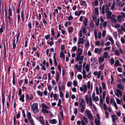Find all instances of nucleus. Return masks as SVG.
Returning a JSON list of instances; mask_svg holds the SVG:
<instances>
[{"label": "nucleus", "instance_id": "nucleus-3", "mask_svg": "<svg viewBox=\"0 0 125 125\" xmlns=\"http://www.w3.org/2000/svg\"><path fill=\"white\" fill-rule=\"evenodd\" d=\"M86 114L87 115L88 118L90 119H92L93 118V117L91 114V112L89 110L85 111Z\"/></svg>", "mask_w": 125, "mask_h": 125}, {"label": "nucleus", "instance_id": "nucleus-45", "mask_svg": "<svg viewBox=\"0 0 125 125\" xmlns=\"http://www.w3.org/2000/svg\"><path fill=\"white\" fill-rule=\"evenodd\" d=\"M60 114L62 117V120L64 119V115L63 113V111L62 110L61 112L60 113Z\"/></svg>", "mask_w": 125, "mask_h": 125}, {"label": "nucleus", "instance_id": "nucleus-54", "mask_svg": "<svg viewBox=\"0 0 125 125\" xmlns=\"http://www.w3.org/2000/svg\"><path fill=\"white\" fill-rule=\"evenodd\" d=\"M106 31L105 30H104L103 31L102 34V36L103 37H104L106 35Z\"/></svg>", "mask_w": 125, "mask_h": 125}, {"label": "nucleus", "instance_id": "nucleus-27", "mask_svg": "<svg viewBox=\"0 0 125 125\" xmlns=\"http://www.w3.org/2000/svg\"><path fill=\"white\" fill-rule=\"evenodd\" d=\"M73 29L72 26L70 27H69L68 32L70 33H72L73 31Z\"/></svg>", "mask_w": 125, "mask_h": 125}, {"label": "nucleus", "instance_id": "nucleus-1", "mask_svg": "<svg viewBox=\"0 0 125 125\" xmlns=\"http://www.w3.org/2000/svg\"><path fill=\"white\" fill-rule=\"evenodd\" d=\"M84 56H77L76 58V60L77 61H79V64H82L83 62V58Z\"/></svg>", "mask_w": 125, "mask_h": 125}, {"label": "nucleus", "instance_id": "nucleus-43", "mask_svg": "<svg viewBox=\"0 0 125 125\" xmlns=\"http://www.w3.org/2000/svg\"><path fill=\"white\" fill-rule=\"evenodd\" d=\"M62 101L60 99L59 100L58 103L57 104V106H61V104Z\"/></svg>", "mask_w": 125, "mask_h": 125}, {"label": "nucleus", "instance_id": "nucleus-62", "mask_svg": "<svg viewBox=\"0 0 125 125\" xmlns=\"http://www.w3.org/2000/svg\"><path fill=\"white\" fill-rule=\"evenodd\" d=\"M90 45V44L89 43V41H87V42L86 43L85 46L86 47H88Z\"/></svg>", "mask_w": 125, "mask_h": 125}, {"label": "nucleus", "instance_id": "nucleus-30", "mask_svg": "<svg viewBox=\"0 0 125 125\" xmlns=\"http://www.w3.org/2000/svg\"><path fill=\"white\" fill-rule=\"evenodd\" d=\"M116 91L118 93L120 96H122V93L121 91L119 89H116Z\"/></svg>", "mask_w": 125, "mask_h": 125}, {"label": "nucleus", "instance_id": "nucleus-7", "mask_svg": "<svg viewBox=\"0 0 125 125\" xmlns=\"http://www.w3.org/2000/svg\"><path fill=\"white\" fill-rule=\"evenodd\" d=\"M78 65L77 64L75 65V68L77 69L78 71L80 72L82 69V65H80L78 67Z\"/></svg>", "mask_w": 125, "mask_h": 125}, {"label": "nucleus", "instance_id": "nucleus-8", "mask_svg": "<svg viewBox=\"0 0 125 125\" xmlns=\"http://www.w3.org/2000/svg\"><path fill=\"white\" fill-rule=\"evenodd\" d=\"M84 42V40L82 38H80L78 40L77 44L79 45L81 44H83Z\"/></svg>", "mask_w": 125, "mask_h": 125}, {"label": "nucleus", "instance_id": "nucleus-32", "mask_svg": "<svg viewBox=\"0 0 125 125\" xmlns=\"http://www.w3.org/2000/svg\"><path fill=\"white\" fill-rule=\"evenodd\" d=\"M53 97L54 98V100H56V101H58V98H57V94H55L53 95Z\"/></svg>", "mask_w": 125, "mask_h": 125}, {"label": "nucleus", "instance_id": "nucleus-41", "mask_svg": "<svg viewBox=\"0 0 125 125\" xmlns=\"http://www.w3.org/2000/svg\"><path fill=\"white\" fill-rule=\"evenodd\" d=\"M23 80H20L19 81H18V83L20 86H21V84L23 82Z\"/></svg>", "mask_w": 125, "mask_h": 125}, {"label": "nucleus", "instance_id": "nucleus-18", "mask_svg": "<svg viewBox=\"0 0 125 125\" xmlns=\"http://www.w3.org/2000/svg\"><path fill=\"white\" fill-rule=\"evenodd\" d=\"M35 26L37 27V28H40L41 29V25L39 24V23L37 21H36Z\"/></svg>", "mask_w": 125, "mask_h": 125}, {"label": "nucleus", "instance_id": "nucleus-13", "mask_svg": "<svg viewBox=\"0 0 125 125\" xmlns=\"http://www.w3.org/2000/svg\"><path fill=\"white\" fill-rule=\"evenodd\" d=\"M117 87L118 88L122 90H123L124 88V86L121 83H119L118 84Z\"/></svg>", "mask_w": 125, "mask_h": 125}, {"label": "nucleus", "instance_id": "nucleus-20", "mask_svg": "<svg viewBox=\"0 0 125 125\" xmlns=\"http://www.w3.org/2000/svg\"><path fill=\"white\" fill-rule=\"evenodd\" d=\"M83 32L84 34H85L87 33V29L84 26L82 28Z\"/></svg>", "mask_w": 125, "mask_h": 125}, {"label": "nucleus", "instance_id": "nucleus-2", "mask_svg": "<svg viewBox=\"0 0 125 125\" xmlns=\"http://www.w3.org/2000/svg\"><path fill=\"white\" fill-rule=\"evenodd\" d=\"M35 107L33 108V107H31V109L34 113H37L38 112V104L37 103H35L34 105Z\"/></svg>", "mask_w": 125, "mask_h": 125}, {"label": "nucleus", "instance_id": "nucleus-22", "mask_svg": "<svg viewBox=\"0 0 125 125\" xmlns=\"http://www.w3.org/2000/svg\"><path fill=\"white\" fill-rule=\"evenodd\" d=\"M107 14V17L108 19H110L111 18V16L112 14V12L109 11L108 12L106 13Z\"/></svg>", "mask_w": 125, "mask_h": 125}, {"label": "nucleus", "instance_id": "nucleus-10", "mask_svg": "<svg viewBox=\"0 0 125 125\" xmlns=\"http://www.w3.org/2000/svg\"><path fill=\"white\" fill-rule=\"evenodd\" d=\"M111 117L112 119V121L113 123H115V120L118 118L117 116L115 115H112Z\"/></svg>", "mask_w": 125, "mask_h": 125}, {"label": "nucleus", "instance_id": "nucleus-47", "mask_svg": "<svg viewBox=\"0 0 125 125\" xmlns=\"http://www.w3.org/2000/svg\"><path fill=\"white\" fill-rule=\"evenodd\" d=\"M104 108V110L106 111L108 110V108L106 104H103Z\"/></svg>", "mask_w": 125, "mask_h": 125}, {"label": "nucleus", "instance_id": "nucleus-51", "mask_svg": "<svg viewBox=\"0 0 125 125\" xmlns=\"http://www.w3.org/2000/svg\"><path fill=\"white\" fill-rule=\"evenodd\" d=\"M73 19V18L71 15H70L68 17V20L69 21Z\"/></svg>", "mask_w": 125, "mask_h": 125}, {"label": "nucleus", "instance_id": "nucleus-17", "mask_svg": "<svg viewBox=\"0 0 125 125\" xmlns=\"http://www.w3.org/2000/svg\"><path fill=\"white\" fill-rule=\"evenodd\" d=\"M60 58L62 57L64 59H65V55L63 51H61L60 52Z\"/></svg>", "mask_w": 125, "mask_h": 125}, {"label": "nucleus", "instance_id": "nucleus-58", "mask_svg": "<svg viewBox=\"0 0 125 125\" xmlns=\"http://www.w3.org/2000/svg\"><path fill=\"white\" fill-rule=\"evenodd\" d=\"M85 109V107L84 106H83L82 107H81V111L82 112H83L84 111Z\"/></svg>", "mask_w": 125, "mask_h": 125}, {"label": "nucleus", "instance_id": "nucleus-61", "mask_svg": "<svg viewBox=\"0 0 125 125\" xmlns=\"http://www.w3.org/2000/svg\"><path fill=\"white\" fill-rule=\"evenodd\" d=\"M41 105L42 107V109H45V107L46 105L44 103H43L41 104Z\"/></svg>", "mask_w": 125, "mask_h": 125}, {"label": "nucleus", "instance_id": "nucleus-64", "mask_svg": "<svg viewBox=\"0 0 125 125\" xmlns=\"http://www.w3.org/2000/svg\"><path fill=\"white\" fill-rule=\"evenodd\" d=\"M121 16L123 18H125V13L123 12H121Z\"/></svg>", "mask_w": 125, "mask_h": 125}, {"label": "nucleus", "instance_id": "nucleus-31", "mask_svg": "<svg viewBox=\"0 0 125 125\" xmlns=\"http://www.w3.org/2000/svg\"><path fill=\"white\" fill-rule=\"evenodd\" d=\"M102 86L103 89L104 90L106 89V85L104 82H102Z\"/></svg>", "mask_w": 125, "mask_h": 125}, {"label": "nucleus", "instance_id": "nucleus-42", "mask_svg": "<svg viewBox=\"0 0 125 125\" xmlns=\"http://www.w3.org/2000/svg\"><path fill=\"white\" fill-rule=\"evenodd\" d=\"M84 89L83 90L84 92H85L87 90V88L86 85H84L83 86Z\"/></svg>", "mask_w": 125, "mask_h": 125}, {"label": "nucleus", "instance_id": "nucleus-33", "mask_svg": "<svg viewBox=\"0 0 125 125\" xmlns=\"http://www.w3.org/2000/svg\"><path fill=\"white\" fill-rule=\"evenodd\" d=\"M94 24L93 23V20H91L90 24V26L91 27H94Z\"/></svg>", "mask_w": 125, "mask_h": 125}, {"label": "nucleus", "instance_id": "nucleus-46", "mask_svg": "<svg viewBox=\"0 0 125 125\" xmlns=\"http://www.w3.org/2000/svg\"><path fill=\"white\" fill-rule=\"evenodd\" d=\"M117 103L118 104H120L121 103V102L119 99L117 98L116 99Z\"/></svg>", "mask_w": 125, "mask_h": 125}, {"label": "nucleus", "instance_id": "nucleus-55", "mask_svg": "<svg viewBox=\"0 0 125 125\" xmlns=\"http://www.w3.org/2000/svg\"><path fill=\"white\" fill-rule=\"evenodd\" d=\"M47 74L44 73L43 74V78H44V80H46L47 79Z\"/></svg>", "mask_w": 125, "mask_h": 125}, {"label": "nucleus", "instance_id": "nucleus-25", "mask_svg": "<svg viewBox=\"0 0 125 125\" xmlns=\"http://www.w3.org/2000/svg\"><path fill=\"white\" fill-rule=\"evenodd\" d=\"M28 119L31 124V125L34 124V121L32 118Z\"/></svg>", "mask_w": 125, "mask_h": 125}, {"label": "nucleus", "instance_id": "nucleus-28", "mask_svg": "<svg viewBox=\"0 0 125 125\" xmlns=\"http://www.w3.org/2000/svg\"><path fill=\"white\" fill-rule=\"evenodd\" d=\"M8 12L9 13V15L11 16H12V10L10 8H10L9 9Z\"/></svg>", "mask_w": 125, "mask_h": 125}, {"label": "nucleus", "instance_id": "nucleus-19", "mask_svg": "<svg viewBox=\"0 0 125 125\" xmlns=\"http://www.w3.org/2000/svg\"><path fill=\"white\" fill-rule=\"evenodd\" d=\"M94 122L96 125H99L100 123V120L98 119H97V118L95 119Z\"/></svg>", "mask_w": 125, "mask_h": 125}, {"label": "nucleus", "instance_id": "nucleus-53", "mask_svg": "<svg viewBox=\"0 0 125 125\" xmlns=\"http://www.w3.org/2000/svg\"><path fill=\"white\" fill-rule=\"evenodd\" d=\"M106 91H104L103 93V98L104 99H105V97L106 95Z\"/></svg>", "mask_w": 125, "mask_h": 125}, {"label": "nucleus", "instance_id": "nucleus-63", "mask_svg": "<svg viewBox=\"0 0 125 125\" xmlns=\"http://www.w3.org/2000/svg\"><path fill=\"white\" fill-rule=\"evenodd\" d=\"M50 35H46L45 36V38L46 39L48 40L50 38Z\"/></svg>", "mask_w": 125, "mask_h": 125}, {"label": "nucleus", "instance_id": "nucleus-4", "mask_svg": "<svg viewBox=\"0 0 125 125\" xmlns=\"http://www.w3.org/2000/svg\"><path fill=\"white\" fill-rule=\"evenodd\" d=\"M1 95H2V103L3 105V108L4 109V103L5 100V93H3V92H1Z\"/></svg>", "mask_w": 125, "mask_h": 125}, {"label": "nucleus", "instance_id": "nucleus-23", "mask_svg": "<svg viewBox=\"0 0 125 125\" xmlns=\"http://www.w3.org/2000/svg\"><path fill=\"white\" fill-rule=\"evenodd\" d=\"M42 111L43 113H44L46 114H49V112L48 110L45 109H42Z\"/></svg>", "mask_w": 125, "mask_h": 125}, {"label": "nucleus", "instance_id": "nucleus-52", "mask_svg": "<svg viewBox=\"0 0 125 125\" xmlns=\"http://www.w3.org/2000/svg\"><path fill=\"white\" fill-rule=\"evenodd\" d=\"M104 68V64H103V65H101L99 67V69L101 70H103Z\"/></svg>", "mask_w": 125, "mask_h": 125}, {"label": "nucleus", "instance_id": "nucleus-57", "mask_svg": "<svg viewBox=\"0 0 125 125\" xmlns=\"http://www.w3.org/2000/svg\"><path fill=\"white\" fill-rule=\"evenodd\" d=\"M102 96H101L100 97V103L101 104H104L103 102V99L102 98Z\"/></svg>", "mask_w": 125, "mask_h": 125}, {"label": "nucleus", "instance_id": "nucleus-26", "mask_svg": "<svg viewBox=\"0 0 125 125\" xmlns=\"http://www.w3.org/2000/svg\"><path fill=\"white\" fill-rule=\"evenodd\" d=\"M32 24L31 21H30L28 22V26L29 29H32Z\"/></svg>", "mask_w": 125, "mask_h": 125}, {"label": "nucleus", "instance_id": "nucleus-14", "mask_svg": "<svg viewBox=\"0 0 125 125\" xmlns=\"http://www.w3.org/2000/svg\"><path fill=\"white\" fill-rule=\"evenodd\" d=\"M80 104L81 106L80 107H82L83 106H84V105H85V103L84 101V99H83L81 100Z\"/></svg>", "mask_w": 125, "mask_h": 125}, {"label": "nucleus", "instance_id": "nucleus-48", "mask_svg": "<svg viewBox=\"0 0 125 125\" xmlns=\"http://www.w3.org/2000/svg\"><path fill=\"white\" fill-rule=\"evenodd\" d=\"M122 18V16L121 15H119L118 16V21L120 22L122 21V20L121 18Z\"/></svg>", "mask_w": 125, "mask_h": 125}, {"label": "nucleus", "instance_id": "nucleus-50", "mask_svg": "<svg viewBox=\"0 0 125 125\" xmlns=\"http://www.w3.org/2000/svg\"><path fill=\"white\" fill-rule=\"evenodd\" d=\"M90 86H91L90 82V81H89L87 83V87H88V89H90Z\"/></svg>", "mask_w": 125, "mask_h": 125}, {"label": "nucleus", "instance_id": "nucleus-37", "mask_svg": "<svg viewBox=\"0 0 125 125\" xmlns=\"http://www.w3.org/2000/svg\"><path fill=\"white\" fill-rule=\"evenodd\" d=\"M93 101H98L99 100V98L98 96H96V97H95L94 98V99Z\"/></svg>", "mask_w": 125, "mask_h": 125}, {"label": "nucleus", "instance_id": "nucleus-21", "mask_svg": "<svg viewBox=\"0 0 125 125\" xmlns=\"http://www.w3.org/2000/svg\"><path fill=\"white\" fill-rule=\"evenodd\" d=\"M56 81L58 82L59 80V73L58 71L57 73H56Z\"/></svg>", "mask_w": 125, "mask_h": 125}, {"label": "nucleus", "instance_id": "nucleus-16", "mask_svg": "<svg viewBox=\"0 0 125 125\" xmlns=\"http://www.w3.org/2000/svg\"><path fill=\"white\" fill-rule=\"evenodd\" d=\"M58 88L60 92V97H62L63 96V94L62 92L61 91V88L59 85Z\"/></svg>", "mask_w": 125, "mask_h": 125}, {"label": "nucleus", "instance_id": "nucleus-9", "mask_svg": "<svg viewBox=\"0 0 125 125\" xmlns=\"http://www.w3.org/2000/svg\"><path fill=\"white\" fill-rule=\"evenodd\" d=\"M12 45H13V48L14 49H15L16 48V42L15 43V37L12 39Z\"/></svg>", "mask_w": 125, "mask_h": 125}, {"label": "nucleus", "instance_id": "nucleus-40", "mask_svg": "<svg viewBox=\"0 0 125 125\" xmlns=\"http://www.w3.org/2000/svg\"><path fill=\"white\" fill-rule=\"evenodd\" d=\"M108 53L107 52H105L104 53V56L106 59L107 58Z\"/></svg>", "mask_w": 125, "mask_h": 125}, {"label": "nucleus", "instance_id": "nucleus-60", "mask_svg": "<svg viewBox=\"0 0 125 125\" xmlns=\"http://www.w3.org/2000/svg\"><path fill=\"white\" fill-rule=\"evenodd\" d=\"M26 101H27L29 100V96L28 94H26Z\"/></svg>", "mask_w": 125, "mask_h": 125}, {"label": "nucleus", "instance_id": "nucleus-29", "mask_svg": "<svg viewBox=\"0 0 125 125\" xmlns=\"http://www.w3.org/2000/svg\"><path fill=\"white\" fill-rule=\"evenodd\" d=\"M89 66V65L88 64H87L85 66V68L86 70V71L87 72H88L90 71Z\"/></svg>", "mask_w": 125, "mask_h": 125}, {"label": "nucleus", "instance_id": "nucleus-39", "mask_svg": "<svg viewBox=\"0 0 125 125\" xmlns=\"http://www.w3.org/2000/svg\"><path fill=\"white\" fill-rule=\"evenodd\" d=\"M119 62L118 60H117L115 61V66H118L119 65Z\"/></svg>", "mask_w": 125, "mask_h": 125}, {"label": "nucleus", "instance_id": "nucleus-15", "mask_svg": "<svg viewBox=\"0 0 125 125\" xmlns=\"http://www.w3.org/2000/svg\"><path fill=\"white\" fill-rule=\"evenodd\" d=\"M49 123L50 124H55L57 123V121L56 120L54 119L50 120H49Z\"/></svg>", "mask_w": 125, "mask_h": 125}, {"label": "nucleus", "instance_id": "nucleus-24", "mask_svg": "<svg viewBox=\"0 0 125 125\" xmlns=\"http://www.w3.org/2000/svg\"><path fill=\"white\" fill-rule=\"evenodd\" d=\"M88 21V19L86 18H85L83 20V22L85 27L87 25Z\"/></svg>", "mask_w": 125, "mask_h": 125}, {"label": "nucleus", "instance_id": "nucleus-59", "mask_svg": "<svg viewBox=\"0 0 125 125\" xmlns=\"http://www.w3.org/2000/svg\"><path fill=\"white\" fill-rule=\"evenodd\" d=\"M96 94L98 95H99V92L98 88V86L96 87Z\"/></svg>", "mask_w": 125, "mask_h": 125}, {"label": "nucleus", "instance_id": "nucleus-6", "mask_svg": "<svg viewBox=\"0 0 125 125\" xmlns=\"http://www.w3.org/2000/svg\"><path fill=\"white\" fill-rule=\"evenodd\" d=\"M85 98L87 104H88L89 102H92L91 96H90L89 100L88 95H85Z\"/></svg>", "mask_w": 125, "mask_h": 125}, {"label": "nucleus", "instance_id": "nucleus-5", "mask_svg": "<svg viewBox=\"0 0 125 125\" xmlns=\"http://www.w3.org/2000/svg\"><path fill=\"white\" fill-rule=\"evenodd\" d=\"M40 123L43 125H45V123L44 119V118L42 116H41L39 117Z\"/></svg>", "mask_w": 125, "mask_h": 125}, {"label": "nucleus", "instance_id": "nucleus-34", "mask_svg": "<svg viewBox=\"0 0 125 125\" xmlns=\"http://www.w3.org/2000/svg\"><path fill=\"white\" fill-rule=\"evenodd\" d=\"M105 6H106V10H105V11L106 13H108L109 12V7L108 5L107 4H105Z\"/></svg>", "mask_w": 125, "mask_h": 125}, {"label": "nucleus", "instance_id": "nucleus-44", "mask_svg": "<svg viewBox=\"0 0 125 125\" xmlns=\"http://www.w3.org/2000/svg\"><path fill=\"white\" fill-rule=\"evenodd\" d=\"M37 94L38 95H40L41 97H42L43 95L42 93L39 91H38Z\"/></svg>", "mask_w": 125, "mask_h": 125}, {"label": "nucleus", "instance_id": "nucleus-38", "mask_svg": "<svg viewBox=\"0 0 125 125\" xmlns=\"http://www.w3.org/2000/svg\"><path fill=\"white\" fill-rule=\"evenodd\" d=\"M77 76L78 79L79 80H81L82 79V76L81 74H78Z\"/></svg>", "mask_w": 125, "mask_h": 125}, {"label": "nucleus", "instance_id": "nucleus-49", "mask_svg": "<svg viewBox=\"0 0 125 125\" xmlns=\"http://www.w3.org/2000/svg\"><path fill=\"white\" fill-rule=\"evenodd\" d=\"M106 103L107 104H108L109 103V97L108 96H107L106 97Z\"/></svg>", "mask_w": 125, "mask_h": 125}, {"label": "nucleus", "instance_id": "nucleus-36", "mask_svg": "<svg viewBox=\"0 0 125 125\" xmlns=\"http://www.w3.org/2000/svg\"><path fill=\"white\" fill-rule=\"evenodd\" d=\"M115 54L117 56H119L120 54V52L118 50H115Z\"/></svg>", "mask_w": 125, "mask_h": 125}, {"label": "nucleus", "instance_id": "nucleus-35", "mask_svg": "<svg viewBox=\"0 0 125 125\" xmlns=\"http://www.w3.org/2000/svg\"><path fill=\"white\" fill-rule=\"evenodd\" d=\"M47 43L48 44H49L50 46L53 45L54 44V42L53 41H52L49 42L48 41L47 42Z\"/></svg>", "mask_w": 125, "mask_h": 125}, {"label": "nucleus", "instance_id": "nucleus-56", "mask_svg": "<svg viewBox=\"0 0 125 125\" xmlns=\"http://www.w3.org/2000/svg\"><path fill=\"white\" fill-rule=\"evenodd\" d=\"M21 16H24V8L22 9V10L21 12Z\"/></svg>", "mask_w": 125, "mask_h": 125}, {"label": "nucleus", "instance_id": "nucleus-11", "mask_svg": "<svg viewBox=\"0 0 125 125\" xmlns=\"http://www.w3.org/2000/svg\"><path fill=\"white\" fill-rule=\"evenodd\" d=\"M83 50L79 48L77 50L78 53L77 54V56H80L81 55L82 53Z\"/></svg>", "mask_w": 125, "mask_h": 125}, {"label": "nucleus", "instance_id": "nucleus-12", "mask_svg": "<svg viewBox=\"0 0 125 125\" xmlns=\"http://www.w3.org/2000/svg\"><path fill=\"white\" fill-rule=\"evenodd\" d=\"M24 94H22L20 96L19 99L22 102H23L24 101Z\"/></svg>", "mask_w": 125, "mask_h": 125}]
</instances>
